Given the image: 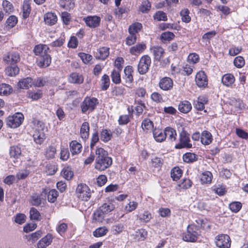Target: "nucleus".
<instances>
[{"label": "nucleus", "instance_id": "obj_52", "mask_svg": "<svg viewBox=\"0 0 248 248\" xmlns=\"http://www.w3.org/2000/svg\"><path fill=\"white\" fill-rule=\"evenodd\" d=\"M17 22V18L15 16H10L6 21L7 26L9 28H12L15 26Z\"/></svg>", "mask_w": 248, "mask_h": 248}, {"label": "nucleus", "instance_id": "obj_63", "mask_svg": "<svg viewBox=\"0 0 248 248\" xmlns=\"http://www.w3.org/2000/svg\"><path fill=\"white\" fill-rule=\"evenodd\" d=\"M31 203L35 206H38L41 204V200L40 196L36 194H33L31 197Z\"/></svg>", "mask_w": 248, "mask_h": 248}, {"label": "nucleus", "instance_id": "obj_28", "mask_svg": "<svg viewBox=\"0 0 248 248\" xmlns=\"http://www.w3.org/2000/svg\"><path fill=\"white\" fill-rule=\"evenodd\" d=\"M106 215L99 207L93 213V219L94 222H101Z\"/></svg>", "mask_w": 248, "mask_h": 248}, {"label": "nucleus", "instance_id": "obj_43", "mask_svg": "<svg viewBox=\"0 0 248 248\" xmlns=\"http://www.w3.org/2000/svg\"><path fill=\"white\" fill-rule=\"evenodd\" d=\"M110 80L109 77L106 75H104L101 78V90L103 91L107 90L109 86Z\"/></svg>", "mask_w": 248, "mask_h": 248}, {"label": "nucleus", "instance_id": "obj_51", "mask_svg": "<svg viewBox=\"0 0 248 248\" xmlns=\"http://www.w3.org/2000/svg\"><path fill=\"white\" fill-rule=\"evenodd\" d=\"M155 19L158 21H166L167 20V16L165 13L163 11H157L154 16Z\"/></svg>", "mask_w": 248, "mask_h": 248}, {"label": "nucleus", "instance_id": "obj_1", "mask_svg": "<svg viewBox=\"0 0 248 248\" xmlns=\"http://www.w3.org/2000/svg\"><path fill=\"white\" fill-rule=\"evenodd\" d=\"M31 130V134L32 135L33 141L38 144H42L46 139L45 132L47 131L45 124L39 120L33 119L30 124Z\"/></svg>", "mask_w": 248, "mask_h": 248}, {"label": "nucleus", "instance_id": "obj_50", "mask_svg": "<svg viewBox=\"0 0 248 248\" xmlns=\"http://www.w3.org/2000/svg\"><path fill=\"white\" fill-rule=\"evenodd\" d=\"M58 196V192L55 189L50 190L47 195L48 201L50 202H54L56 201Z\"/></svg>", "mask_w": 248, "mask_h": 248}, {"label": "nucleus", "instance_id": "obj_38", "mask_svg": "<svg viewBox=\"0 0 248 248\" xmlns=\"http://www.w3.org/2000/svg\"><path fill=\"white\" fill-rule=\"evenodd\" d=\"M9 154L11 157L18 158L21 155L20 148L17 146H13L11 147Z\"/></svg>", "mask_w": 248, "mask_h": 248}, {"label": "nucleus", "instance_id": "obj_55", "mask_svg": "<svg viewBox=\"0 0 248 248\" xmlns=\"http://www.w3.org/2000/svg\"><path fill=\"white\" fill-rule=\"evenodd\" d=\"M137 41V35L136 34H129L125 40L126 44L130 46L134 45Z\"/></svg>", "mask_w": 248, "mask_h": 248}, {"label": "nucleus", "instance_id": "obj_11", "mask_svg": "<svg viewBox=\"0 0 248 248\" xmlns=\"http://www.w3.org/2000/svg\"><path fill=\"white\" fill-rule=\"evenodd\" d=\"M158 85L161 90L169 91L172 88L173 83L172 80L170 78L164 77L160 79Z\"/></svg>", "mask_w": 248, "mask_h": 248}, {"label": "nucleus", "instance_id": "obj_58", "mask_svg": "<svg viewBox=\"0 0 248 248\" xmlns=\"http://www.w3.org/2000/svg\"><path fill=\"white\" fill-rule=\"evenodd\" d=\"M30 218L31 219L39 220L40 215L39 212L34 208H31L30 211Z\"/></svg>", "mask_w": 248, "mask_h": 248}, {"label": "nucleus", "instance_id": "obj_23", "mask_svg": "<svg viewBox=\"0 0 248 248\" xmlns=\"http://www.w3.org/2000/svg\"><path fill=\"white\" fill-rule=\"evenodd\" d=\"M213 140L211 134L207 131H203L201 136V141L204 145L210 144Z\"/></svg>", "mask_w": 248, "mask_h": 248}, {"label": "nucleus", "instance_id": "obj_30", "mask_svg": "<svg viewBox=\"0 0 248 248\" xmlns=\"http://www.w3.org/2000/svg\"><path fill=\"white\" fill-rule=\"evenodd\" d=\"M125 93V89L123 86H115L111 91V96L116 97L124 95Z\"/></svg>", "mask_w": 248, "mask_h": 248}, {"label": "nucleus", "instance_id": "obj_29", "mask_svg": "<svg viewBox=\"0 0 248 248\" xmlns=\"http://www.w3.org/2000/svg\"><path fill=\"white\" fill-rule=\"evenodd\" d=\"M12 91L13 89L10 85L6 83L0 84V95H8Z\"/></svg>", "mask_w": 248, "mask_h": 248}, {"label": "nucleus", "instance_id": "obj_35", "mask_svg": "<svg viewBox=\"0 0 248 248\" xmlns=\"http://www.w3.org/2000/svg\"><path fill=\"white\" fill-rule=\"evenodd\" d=\"M59 4L61 7L67 10H70L75 7L74 0H60Z\"/></svg>", "mask_w": 248, "mask_h": 248}, {"label": "nucleus", "instance_id": "obj_2", "mask_svg": "<svg viewBox=\"0 0 248 248\" xmlns=\"http://www.w3.org/2000/svg\"><path fill=\"white\" fill-rule=\"evenodd\" d=\"M96 157L94 168L100 171L105 170L110 167L112 163L111 158L108 156L107 151L102 148H98L95 151Z\"/></svg>", "mask_w": 248, "mask_h": 248}, {"label": "nucleus", "instance_id": "obj_12", "mask_svg": "<svg viewBox=\"0 0 248 248\" xmlns=\"http://www.w3.org/2000/svg\"><path fill=\"white\" fill-rule=\"evenodd\" d=\"M178 131L180 132V142L175 145L176 149H181L186 147V131L185 128L181 125L178 127Z\"/></svg>", "mask_w": 248, "mask_h": 248}, {"label": "nucleus", "instance_id": "obj_10", "mask_svg": "<svg viewBox=\"0 0 248 248\" xmlns=\"http://www.w3.org/2000/svg\"><path fill=\"white\" fill-rule=\"evenodd\" d=\"M198 236L199 232L197 231L195 226L188 225L187 227V242H196Z\"/></svg>", "mask_w": 248, "mask_h": 248}, {"label": "nucleus", "instance_id": "obj_64", "mask_svg": "<svg viewBox=\"0 0 248 248\" xmlns=\"http://www.w3.org/2000/svg\"><path fill=\"white\" fill-rule=\"evenodd\" d=\"M174 37V34L172 32L170 31L163 32L161 35V38L162 40L168 41L172 40Z\"/></svg>", "mask_w": 248, "mask_h": 248}, {"label": "nucleus", "instance_id": "obj_4", "mask_svg": "<svg viewBox=\"0 0 248 248\" xmlns=\"http://www.w3.org/2000/svg\"><path fill=\"white\" fill-rule=\"evenodd\" d=\"M97 103L98 100L95 98L85 97L80 105L82 112L85 113L87 111L92 112Z\"/></svg>", "mask_w": 248, "mask_h": 248}, {"label": "nucleus", "instance_id": "obj_60", "mask_svg": "<svg viewBox=\"0 0 248 248\" xmlns=\"http://www.w3.org/2000/svg\"><path fill=\"white\" fill-rule=\"evenodd\" d=\"M2 6L3 10L6 13H10L12 12L13 7L12 4L9 1L6 0L3 1Z\"/></svg>", "mask_w": 248, "mask_h": 248}, {"label": "nucleus", "instance_id": "obj_31", "mask_svg": "<svg viewBox=\"0 0 248 248\" xmlns=\"http://www.w3.org/2000/svg\"><path fill=\"white\" fill-rule=\"evenodd\" d=\"M153 136L155 140L157 142H162L165 140L164 131L159 129H155L153 131Z\"/></svg>", "mask_w": 248, "mask_h": 248}, {"label": "nucleus", "instance_id": "obj_33", "mask_svg": "<svg viewBox=\"0 0 248 248\" xmlns=\"http://www.w3.org/2000/svg\"><path fill=\"white\" fill-rule=\"evenodd\" d=\"M213 175L212 173L209 171L203 172L201 175V181L202 184H210L212 182Z\"/></svg>", "mask_w": 248, "mask_h": 248}, {"label": "nucleus", "instance_id": "obj_49", "mask_svg": "<svg viewBox=\"0 0 248 248\" xmlns=\"http://www.w3.org/2000/svg\"><path fill=\"white\" fill-rule=\"evenodd\" d=\"M120 71H121L114 69L111 73V77L112 81L115 84H119L121 82Z\"/></svg>", "mask_w": 248, "mask_h": 248}, {"label": "nucleus", "instance_id": "obj_24", "mask_svg": "<svg viewBox=\"0 0 248 248\" xmlns=\"http://www.w3.org/2000/svg\"><path fill=\"white\" fill-rule=\"evenodd\" d=\"M33 83L32 79L28 77L20 80L18 83V86L21 89H27L32 86Z\"/></svg>", "mask_w": 248, "mask_h": 248}, {"label": "nucleus", "instance_id": "obj_57", "mask_svg": "<svg viewBox=\"0 0 248 248\" xmlns=\"http://www.w3.org/2000/svg\"><path fill=\"white\" fill-rule=\"evenodd\" d=\"M70 155L69 152L67 148H62L60 153V159L63 161L67 160Z\"/></svg>", "mask_w": 248, "mask_h": 248}, {"label": "nucleus", "instance_id": "obj_44", "mask_svg": "<svg viewBox=\"0 0 248 248\" xmlns=\"http://www.w3.org/2000/svg\"><path fill=\"white\" fill-rule=\"evenodd\" d=\"M151 4L148 0L142 2L139 7V10L143 13H147L151 9Z\"/></svg>", "mask_w": 248, "mask_h": 248}, {"label": "nucleus", "instance_id": "obj_14", "mask_svg": "<svg viewBox=\"0 0 248 248\" xmlns=\"http://www.w3.org/2000/svg\"><path fill=\"white\" fill-rule=\"evenodd\" d=\"M146 48V44L142 42L131 47L129 49V52L132 55L137 56L143 52Z\"/></svg>", "mask_w": 248, "mask_h": 248}, {"label": "nucleus", "instance_id": "obj_41", "mask_svg": "<svg viewBox=\"0 0 248 248\" xmlns=\"http://www.w3.org/2000/svg\"><path fill=\"white\" fill-rule=\"evenodd\" d=\"M108 231V229L105 226L99 227L93 232V235L95 237H100L105 235Z\"/></svg>", "mask_w": 248, "mask_h": 248}, {"label": "nucleus", "instance_id": "obj_22", "mask_svg": "<svg viewBox=\"0 0 248 248\" xmlns=\"http://www.w3.org/2000/svg\"><path fill=\"white\" fill-rule=\"evenodd\" d=\"M48 50L49 47L46 45H38L34 48V52L35 55L39 56L47 54Z\"/></svg>", "mask_w": 248, "mask_h": 248}, {"label": "nucleus", "instance_id": "obj_15", "mask_svg": "<svg viewBox=\"0 0 248 248\" xmlns=\"http://www.w3.org/2000/svg\"><path fill=\"white\" fill-rule=\"evenodd\" d=\"M53 237L52 234H47L40 240L37 244V248H46L52 243Z\"/></svg>", "mask_w": 248, "mask_h": 248}, {"label": "nucleus", "instance_id": "obj_8", "mask_svg": "<svg viewBox=\"0 0 248 248\" xmlns=\"http://www.w3.org/2000/svg\"><path fill=\"white\" fill-rule=\"evenodd\" d=\"M20 60V57L18 53L11 51L5 54L3 57V60L7 64L14 65Z\"/></svg>", "mask_w": 248, "mask_h": 248}, {"label": "nucleus", "instance_id": "obj_3", "mask_svg": "<svg viewBox=\"0 0 248 248\" xmlns=\"http://www.w3.org/2000/svg\"><path fill=\"white\" fill-rule=\"evenodd\" d=\"M76 193L77 197L83 201H89L92 195L90 188L85 184H80L78 185Z\"/></svg>", "mask_w": 248, "mask_h": 248}, {"label": "nucleus", "instance_id": "obj_45", "mask_svg": "<svg viewBox=\"0 0 248 248\" xmlns=\"http://www.w3.org/2000/svg\"><path fill=\"white\" fill-rule=\"evenodd\" d=\"M138 206V203L135 201H129V202L125 206L124 210L126 213H130L134 211Z\"/></svg>", "mask_w": 248, "mask_h": 248}, {"label": "nucleus", "instance_id": "obj_34", "mask_svg": "<svg viewBox=\"0 0 248 248\" xmlns=\"http://www.w3.org/2000/svg\"><path fill=\"white\" fill-rule=\"evenodd\" d=\"M165 139L168 138L170 141L175 140L176 133L175 130L172 128L168 127L164 130Z\"/></svg>", "mask_w": 248, "mask_h": 248}, {"label": "nucleus", "instance_id": "obj_39", "mask_svg": "<svg viewBox=\"0 0 248 248\" xmlns=\"http://www.w3.org/2000/svg\"><path fill=\"white\" fill-rule=\"evenodd\" d=\"M142 27V24L139 22H136L130 25L128 28L129 34H136L139 32Z\"/></svg>", "mask_w": 248, "mask_h": 248}, {"label": "nucleus", "instance_id": "obj_18", "mask_svg": "<svg viewBox=\"0 0 248 248\" xmlns=\"http://www.w3.org/2000/svg\"><path fill=\"white\" fill-rule=\"evenodd\" d=\"M152 53H153L155 59L157 61H160L165 53L164 50L161 46H153L150 48Z\"/></svg>", "mask_w": 248, "mask_h": 248}, {"label": "nucleus", "instance_id": "obj_5", "mask_svg": "<svg viewBox=\"0 0 248 248\" xmlns=\"http://www.w3.org/2000/svg\"><path fill=\"white\" fill-rule=\"evenodd\" d=\"M24 120V116L21 113H16L12 116H9L6 119L7 125L12 128L19 126Z\"/></svg>", "mask_w": 248, "mask_h": 248}, {"label": "nucleus", "instance_id": "obj_25", "mask_svg": "<svg viewBox=\"0 0 248 248\" xmlns=\"http://www.w3.org/2000/svg\"><path fill=\"white\" fill-rule=\"evenodd\" d=\"M68 80L70 83L79 84L83 83L84 78L81 75L77 73H73L70 75Z\"/></svg>", "mask_w": 248, "mask_h": 248}, {"label": "nucleus", "instance_id": "obj_13", "mask_svg": "<svg viewBox=\"0 0 248 248\" xmlns=\"http://www.w3.org/2000/svg\"><path fill=\"white\" fill-rule=\"evenodd\" d=\"M83 20L87 26L90 28H95L99 26L100 18L97 16H88L84 17Z\"/></svg>", "mask_w": 248, "mask_h": 248}, {"label": "nucleus", "instance_id": "obj_59", "mask_svg": "<svg viewBox=\"0 0 248 248\" xmlns=\"http://www.w3.org/2000/svg\"><path fill=\"white\" fill-rule=\"evenodd\" d=\"M199 61V56L197 54L195 53L190 54L187 58V61L193 64L197 63Z\"/></svg>", "mask_w": 248, "mask_h": 248}, {"label": "nucleus", "instance_id": "obj_20", "mask_svg": "<svg viewBox=\"0 0 248 248\" xmlns=\"http://www.w3.org/2000/svg\"><path fill=\"white\" fill-rule=\"evenodd\" d=\"M109 54V48L102 47L97 49L95 57L98 59L104 60L108 57Z\"/></svg>", "mask_w": 248, "mask_h": 248}, {"label": "nucleus", "instance_id": "obj_40", "mask_svg": "<svg viewBox=\"0 0 248 248\" xmlns=\"http://www.w3.org/2000/svg\"><path fill=\"white\" fill-rule=\"evenodd\" d=\"M61 174L67 180H71L74 176V173L72 171L71 168L68 167L64 168L62 169Z\"/></svg>", "mask_w": 248, "mask_h": 248}, {"label": "nucleus", "instance_id": "obj_6", "mask_svg": "<svg viewBox=\"0 0 248 248\" xmlns=\"http://www.w3.org/2000/svg\"><path fill=\"white\" fill-rule=\"evenodd\" d=\"M151 58L147 55L142 56L138 65V71L140 75L145 74L148 72L151 65Z\"/></svg>", "mask_w": 248, "mask_h": 248}, {"label": "nucleus", "instance_id": "obj_56", "mask_svg": "<svg viewBox=\"0 0 248 248\" xmlns=\"http://www.w3.org/2000/svg\"><path fill=\"white\" fill-rule=\"evenodd\" d=\"M233 63L236 67L241 68L245 64V60L242 57L237 56L234 59Z\"/></svg>", "mask_w": 248, "mask_h": 248}, {"label": "nucleus", "instance_id": "obj_48", "mask_svg": "<svg viewBox=\"0 0 248 248\" xmlns=\"http://www.w3.org/2000/svg\"><path fill=\"white\" fill-rule=\"evenodd\" d=\"M19 68L15 65L13 66H8L6 68V72L7 74L10 76H14L19 73Z\"/></svg>", "mask_w": 248, "mask_h": 248}, {"label": "nucleus", "instance_id": "obj_27", "mask_svg": "<svg viewBox=\"0 0 248 248\" xmlns=\"http://www.w3.org/2000/svg\"><path fill=\"white\" fill-rule=\"evenodd\" d=\"M70 151L72 155H76L80 153L82 145L76 140L72 141L70 144Z\"/></svg>", "mask_w": 248, "mask_h": 248}, {"label": "nucleus", "instance_id": "obj_61", "mask_svg": "<svg viewBox=\"0 0 248 248\" xmlns=\"http://www.w3.org/2000/svg\"><path fill=\"white\" fill-rule=\"evenodd\" d=\"M42 234V232L41 231H37L30 235L29 240L31 241L32 243H34L41 236Z\"/></svg>", "mask_w": 248, "mask_h": 248}, {"label": "nucleus", "instance_id": "obj_54", "mask_svg": "<svg viewBox=\"0 0 248 248\" xmlns=\"http://www.w3.org/2000/svg\"><path fill=\"white\" fill-rule=\"evenodd\" d=\"M151 214L147 211H145L143 214H141L139 216V219L144 222H148L152 218Z\"/></svg>", "mask_w": 248, "mask_h": 248}, {"label": "nucleus", "instance_id": "obj_53", "mask_svg": "<svg viewBox=\"0 0 248 248\" xmlns=\"http://www.w3.org/2000/svg\"><path fill=\"white\" fill-rule=\"evenodd\" d=\"M242 204L241 202H235L231 203L229 205L230 209L234 213L238 212L241 208Z\"/></svg>", "mask_w": 248, "mask_h": 248}, {"label": "nucleus", "instance_id": "obj_16", "mask_svg": "<svg viewBox=\"0 0 248 248\" xmlns=\"http://www.w3.org/2000/svg\"><path fill=\"white\" fill-rule=\"evenodd\" d=\"M99 207L103 211L104 213L107 215L115 209V202L112 200H108Z\"/></svg>", "mask_w": 248, "mask_h": 248}, {"label": "nucleus", "instance_id": "obj_17", "mask_svg": "<svg viewBox=\"0 0 248 248\" xmlns=\"http://www.w3.org/2000/svg\"><path fill=\"white\" fill-rule=\"evenodd\" d=\"M51 57L48 54L39 56L38 58V65L40 67H47L51 63Z\"/></svg>", "mask_w": 248, "mask_h": 248}, {"label": "nucleus", "instance_id": "obj_26", "mask_svg": "<svg viewBox=\"0 0 248 248\" xmlns=\"http://www.w3.org/2000/svg\"><path fill=\"white\" fill-rule=\"evenodd\" d=\"M133 72V67L131 66H127L124 69L125 74V80L126 83H131L133 81L132 73Z\"/></svg>", "mask_w": 248, "mask_h": 248}, {"label": "nucleus", "instance_id": "obj_47", "mask_svg": "<svg viewBox=\"0 0 248 248\" xmlns=\"http://www.w3.org/2000/svg\"><path fill=\"white\" fill-rule=\"evenodd\" d=\"M141 127L144 130H152L154 127L153 123L149 119H145L142 122Z\"/></svg>", "mask_w": 248, "mask_h": 248}, {"label": "nucleus", "instance_id": "obj_62", "mask_svg": "<svg viewBox=\"0 0 248 248\" xmlns=\"http://www.w3.org/2000/svg\"><path fill=\"white\" fill-rule=\"evenodd\" d=\"M31 12V7L29 4L26 2L23 5V16L24 18H27L29 16Z\"/></svg>", "mask_w": 248, "mask_h": 248}, {"label": "nucleus", "instance_id": "obj_32", "mask_svg": "<svg viewBox=\"0 0 248 248\" xmlns=\"http://www.w3.org/2000/svg\"><path fill=\"white\" fill-rule=\"evenodd\" d=\"M90 126L88 122H84L80 128V136L82 139H86L89 135Z\"/></svg>", "mask_w": 248, "mask_h": 248}, {"label": "nucleus", "instance_id": "obj_37", "mask_svg": "<svg viewBox=\"0 0 248 248\" xmlns=\"http://www.w3.org/2000/svg\"><path fill=\"white\" fill-rule=\"evenodd\" d=\"M183 170L179 167L173 168L170 172V176L173 180L177 181L182 176Z\"/></svg>", "mask_w": 248, "mask_h": 248}, {"label": "nucleus", "instance_id": "obj_7", "mask_svg": "<svg viewBox=\"0 0 248 248\" xmlns=\"http://www.w3.org/2000/svg\"><path fill=\"white\" fill-rule=\"evenodd\" d=\"M215 243L219 248H229L231 246V239L227 234H219L215 237Z\"/></svg>", "mask_w": 248, "mask_h": 248}, {"label": "nucleus", "instance_id": "obj_46", "mask_svg": "<svg viewBox=\"0 0 248 248\" xmlns=\"http://www.w3.org/2000/svg\"><path fill=\"white\" fill-rule=\"evenodd\" d=\"M112 137L111 131L107 129H104L102 131L100 135V139L103 141L106 142L110 140Z\"/></svg>", "mask_w": 248, "mask_h": 248}, {"label": "nucleus", "instance_id": "obj_9", "mask_svg": "<svg viewBox=\"0 0 248 248\" xmlns=\"http://www.w3.org/2000/svg\"><path fill=\"white\" fill-rule=\"evenodd\" d=\"M196 85L200 88H205L208 85L207 77L203 71H199L195 76Z\"/></svg>", "mask_w": 248, "mask_h": 248}, {"label": "nucleus", "instance_id": "obj_21", "mask_svg": "<svg viewBox=\"0 0 248 248\" xmlns=\"http://www.w3.org/2000/svg\"><path fill=\"white\" fill-rule=\"evenodd\" d=\"M44 21L47 25H53L57 22V16L53 13H47L44 16Z\"/></svg>", "mask_w": 248, "mask_h": 248}, {"label": "nucleus", "instance_id": "obj_36", "mask_svg": "<svg viewBox=\"0 0 248 248\" xmlns=\"http://www.w3.org/2000/svg\"><path fill=\"white\" fill-rule=\"evenodd\" d=\"M57 150L55 146H49L46 149L45 155L46 159H50L54 158Z\"/></svg>", "mask_w": 248, "mask_h": 248}, {"label": "nucleus", "instance_id": "obj_19", "mask_svg": "<svg viewBox=\"0 0 248 248\" xmlns=\"http://www.w3.org/2000/svg\"><path fill=\"white\" fill-rule=\"evenodd\" d=\"M221 81L224 85L231 87L235 81V78L231 74H226L222 76Z\"/></svg>", "mask_w": 248, "mask_h": 248}, {"label": "nucleus", "instance_id": "obj_42", "mask_svg": "<svg viewBox=\"0 0 248 248\" xmlns=\"http://www.w3.org/2000/svg\"><path fill=\"white\" fill-rule=\"evenodd\" d=\"M147 236V232L144 229H140L135 233V238L138 241L144 240Z\"/></svg>", "mask_w": 248, "mask_h": 248}]
</instances>
